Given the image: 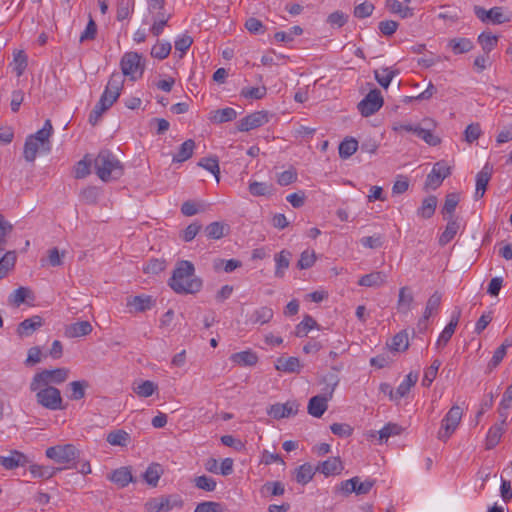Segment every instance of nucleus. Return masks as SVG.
<instances>
[{
  "label": "nucleus",
  "instance_id": "obj_16",
  "mask_svg": "<svg viewBox=\"0 0 512 512\" xmlns=\"http://www.w3.org/2000/svg\"><path fill=\"white\" fill-rule=\"evenodd\" d=\"M491 176L492 167L487 163L476 175L475 200H479L484 196Z\"/></svg>",
  "mask_w": 512,
  "mask_h": 512
},
{
  "label": "nucleus",
  "instance_id": "obj_48",
  "mask_svg": "<svg viewBox=\"0 0 512 512\" xmlns=\"http://www.w3.org/2000/svg\"><path fill=\"white\" fill-rule=\"evenodd\" d=\"M386 7L390 12L398 14L401 18H408L413 15L412 9L408 6H404L398 0H387Z\"/></svg>",
  "mask_w": 512,
  "mask_h": 512
},
{
  "label": "nucleus",
  "instance_id": "obj_63",
  "mask_svg": "<svg viewBox=\"0 0 512 512\" xmlns=\"http://www.w3.org/2000/svg\"><path fill=\"white\" fill-rule=\"evenodd\" d=\"M225 225L221 222H212L205 228L206 236L209 239L218 240L224 236Z\"/></svg>",
  "mask_w": 512,
  "mask_h": 512
},
{
  "label": "nucleus",
  "instance_id": "obj_61",
  "mask_svg": "<svg viewBox=\"0 0 512 512\" xmlns=\"http://www.w3.org/2000/svg\"><path fill=\"white\" fill-rule=\"evenodd\" d=\"M248 189L253 196H266L271 194L272 186L264 182L252 181Z\"/></svg>",
  "mask_w": 512,
  "mask_h": 512
},
{
  "label": "nucleus",
  "instance_id": "obj_47",
  "mask_svg": "<svg viewBox=\"0 0 512 512\" xmlns=\"http://www.w3.org/2000/svg\"><path fill=\"white\" fill-rule=\"evenodd\" d=\"M441 294L439 292H434L428 299L423 315V319L420 321H427L434 312H436L440 306L441 303Z\"/></svg>",
  "mask_w": 512,
  "mask_h": 512
},
{
  "label": "nucleus",
  "instance_id": "obj_27",
  "mask_svg": "<svg viewBox=\"0 0 512 512\" xmlns=\"http://www.w3.org/2000/svg\"><path fill=\"white\" fill-rule=\"evenodd\" d=\"M92 332V325L89 321H78L69 325L65 334L69 338H77L90 334Z\"/></svg>",
  "mask_w": 512,
  "mask_h": 512
},
{
  "label": "nucleus",
  "instance_id": "obj_25",
  "mask_svg": "<svg viewBox=\"0 0 512 512\" xmlns=\"http://www.w3.org/2000/svg\"><path fill=\"white\" fill-rule=\"evenodd\" d=\"M402 432L401 426L395 423H388L386 424L381 430L378 432L370 431L367 434L368 439H374L376 438V435L378 434V440L380 443H382L384 440H388L389 437L399 435Z\"/></svg>",
  "mask_w": 512,
  "mask_h": 512
},
{
  "label": "nucleus",
  "instance_id": "obj_33",
  "mask_svg": "<svg viewBox=\"0 0 512 512\" xmlns=\"http://www.w3.org/2000/svg\"><path fill=\"white\" fill-rule=\"evenodd\" d=\"M274 312L270 307L263 306L256 309L249 317V322L251 324H259L263 325L271 321L273 318Z\"/></svg>",
  "mask_w": 512,
  "mask_h": 512
},
{
  "label": "nucleus",
  "instance_id": "obj_22",
  "mask_svg": "<svg viewBox=\"0 0 512 512\" xmlns=\"http://www.w3.org/2000/svg\"><path fill=\"white\" fill-rule=\"evenodd\" d=\"M292 253L288 250H282L274 255L275 277L283 278L286 270L289 268Z\"/></svg>",
  "mask_w": 512,
  "mask_h": 512
},
{
  "label": "nucleus",
  "instance_id": "obj_42",
  "mask_svg": "<svg viewBox=\"0 0 512 512\" xmlns=\"http://www.w3.org/2000/svg\"><path fill=\"white\" fill-rule=\"evenodd\" d=\"M110 480L123 488L132 481V474L128 468L122 467L112 472Z\"/></svg>",
  "mask_w": 512,
  "mask_h": 512
},
{
  "label": "nucleus",
  "instance_id": "obj_50",
  "mask_svg": "<svg viewBox=\"0 0 512 512\" xmlns=\"http://www.w3.org/2000/svg\"><path fill=\"white\" fill-rule=\"evenodd\" d=\"M106 440L113 446H126L130 440V436L124 430H115L107 435Z\"/></svg>",
  "mask_w": 512,
  "mask_h": 512
},
{
  "label": "nucleus",
  "instance_id": "obj_41",
  "mask_svg": "<svg viewBox=\"0 0 512 512\" xmlns=\"http://www.w3.org/2000/svg\"><path fill=\"white\" fill-rule=\"evenodd\" d=\"M448 46L452 49L454 54L458 55L471 51L473 43L468 38H453L449 41Z\"/></svg>",
  "mask_w": 512,
  "mask_h": 512
},
{
  "label": "nucleus",
  "instance_id": "obj_31",
  "mask_svg": "<svg viewBox=\"0 0 512 512\" xmlns=\"http://www.w3.org/2000/svg\"><path fill=\"white\" fill-rule=\"evenodd\" d=\"M231 361L240 366H253L258 361V356L251 350L233 353L230 357Z\"/></svg>",
  "mask_w": 512,
  "mask_h": 512
},
{
  "label": "nucleus",
  "instance_id": "obj_37",
  "mask_svg": "<svg viewBox=\"0 0 512 512\" xmlns=\"http://www.w3.org/2000/svg\"><path fill=\"white\" fill-rule=\"evenodd\" d=\"M376 483L375 479L367 478L361 480L360 477L354 476V498L368 494Z\"/></svg>",
  "mask_w": 512,
  "mask_h": 512
},
{
  "label": "nucleus",
  "instance_id": "obj_10",
  "mask_svg": "<svg viewBox=\"0 0 512 512\" xmlns=\"http://www.w3.org/2000/svg\"><path fill=\"white\" fill-rule=\"evenodd\" d=\"M69 372V369L64 367L53 370L46 369L34 376L32 384H60L67 381Z\"/></svg>",
  "mask_w": 512,
  "mask_h": 512
},
{
  "label": "nucleus",
  "instance_id": "obj_9",
  "mask_svg": "<svg viewBox=\"0 0 512 512\" xmlns=\"http://www.w3.org/2000/svg\"><path fill=\"white\" fill-rule=\"evenodd\" d=\"M270 117L271 114L265 110L253 112L238 121L237 129L241 132H248L268 123Z\"/></svg>",
  "mask_w": 512,
  "mask_h": 512
},
{
  "label": "nucleus",
  "instance_id": "obj_30",
  "mask_svg": "<svg viewBox=\"0 0 512 512\" xmlns=\"http://www.w3.org/2000/svg\"><path fill=\"white\" fill-rule=\"evenodd\" d=\"M399 74L398 69H393L391 67H382L374 71V76L376 81L380 86L387 89L392 81V79Z\"/></svg>",
  "mask_w": 512,
  "mask_h": 512
},
{
  "label": "nucleus",
  "instance_id": "obj_1",
  "mask_svg": "<svg viewBox=\"0 0 512 512\" xmlns=\"http://www.w3.org/2000/svg\"><path fill=\"white\" fill-rule=\"evenodd\" d=\"M171 289L177 294H195L203 286L202 280L195 275V267L187 260L179 261L168 281Z\"/></svg>",
  "mask_w": 512,
  "mask_h": 512
},
{
  "label": "nucleus",
  "instance_id": "obj_26",
  "mask_svg": "<svg viewBox=\"0 0 512 512\" xmlns=\"http://www.w3.org/2000/svg\"><path fill=\"white\" fill-rule=\"evenodd\" d=\"M275 368L282 372L295 373L299 372L301 363L297 357H279L275 362Z\"/></svg>",
  "mask_w": 512,
  "mask_h": 512
},
{
  "label": "nucleus",
  "instance_id": "obj_44",
  "mask_svg": "<svg viewBox=\"0 0 512 512\" xmlns=\"http://www.w3.org/2000/svg\"><path fill=\"white\" fill-rule=\"evenodd\" d=\"M134 0H117V14L118 21L128 19L134 11Z\"/></svg>",
  "mask_w": 512,
  "mask_h": 512
},
{
  "label": "nucleus",
  "instance_id": "obj_19",
  "mask_svg": "<svg viewBox=\"0 0 512 512\" xmlns=\"http://www.w3.org/2000/svg\"><path fill=\"white\" fill-rule=\"evenodd\" d=\"M387 274L383 271H374L363 275L358 280V285L363 287H380L387 282Z\"/></svg>",
  "mask_w": 512,
  "mask_h": 512
},
{
  "label": "nucleus",
  "instance_id": "obj_57",
  "mask_svg": "<svg viewBox=\"0 0 512 512\" xmlns=\"http://www.w3.org/2000/svg\"><path fill=\"white\" fill-rule=\"evenodd\" d=\"M13 62L15 64L14 70L18 77L22 76L28 65V57L23 50H19L13 55Z\"/></svg>",
  "mask_w": 512,
  "mask_h": 512
},
{
  "label": "nucleus",
  "instance_id": "obj_7",
  "mask_svg": "<svg viewBox=\"0 0 512 512\" xmlns=\"http://www.w3.org/2000/svg\"><path fill=\"white\" fill-rule=\"evenodd\" d=\"M384 104L381 91L372 89L363 100H361L357 108L362 116L369 117L378 112Z\"/></svg>",
  "mask_w": 512,
  "mask_h": 512
},
{
  "label": "nucleus",
  "instance_id": "obj_8",
  "mask_svg": "<svg viewBox=\"0 0 512 512\" xmlns=\"http://www.w3.org/2000/svg\"><path fill=\"white\" fill-rule=\"evenodd\" d=\"M37 401L50 410L62 409V398L60 391L55 386H46L37 392Z\"/></svg>",
  "mask_w": 512,
  "mask_h": 512
},
{
  "label": "nucleus",
  "instance_id": "obj_3",
  "mask_svg": "<svg viewBox=\"0 0 512 512\" xmlns=\"http://www.w3.org/2000/svg\"><path fill=\"white\" fill-rule=\"evenodd\" d=\"M462 414V409L459 406L454 405L450 408L441 422V428L437 435L439 440L446 442L451 437L461 421Z\"/></svg>",
  "mask_w": 512,
  "mask_h": 512
},
{
  "label": "nucleus",
  "instance_id": "obj_51",
  "mask_svg": "<svg viewBox=\"0 0 512 512\" xmlns=\"http://www.w3.org/2000/svg\"><path fill=\"white\" fill-rule=\"evenodd\" d=\"M93 165V160L88 159V155H86L82 160L78 161L74 167V177L76 179H82L88 176L91 172V166Z\"/></svg>",
  "mask_w": 512,
  "mask_h": 512
},
{
  "label": "nucleus",
  "instance_id": "obj_21",
  "mask_svg": "<svg viewBox=\"0 0 512 512\" xmlns=\"http://www.w3.org/2000/svg\"><path fill=\"white\" fill-rule=\"evenodd\" d=\"M53 133V126L49 119H47L44 123V126L42 129L38 130L36 133L29 135L30 137H33L36 141L41 143L42 151L44 152H50L51 146L49 138L51 137Z\"/></svg>",
  "mask_w": 512,
  "mask_h": 512
},
{
  "label": "nucleus",
  "instance_id": "obj_62",
  "mask_svg": "<svg viewBox=\"0 0 512 512\" xmlns=\"http://www.w3.org/2000/svg\"><path fill=\"white\" fill-rule=\"evenodd\" d=\"M459 195L457 193H450L446 196L444 206L442 208V214L446 219V215H451L454 213L458 203H459Z\"/></svg>",
  "mask_w": 512,
  "mask_h": 512
},
{
  "label": "nucleus",
  "instance_id": "obj_17",
  "mask_svg": "<svg viewBox=\"0 0 512 512\" xmlns=\"http://www.w3.org/2000/svg\"><path fill=\"white\" fill-rule=\"evenodd\" d=\"M154 305L155 300L150 295L141 294L127 299V307L130 308V311L144 312L150 310Z\"/></svg>",
  "mask_w": 512,
  "mask_h": 512
},
{
  "label": "nucleus",
  "instance_id": "obj_14",
  "mask_svg": "<svg viewBox=\"0 0 512 512\" xmlns=\"http://www.w3.org/2000/svg\"><path fill=\"white\" fill-rule=\"evenodd\" d=\"M29 457L19 450H10L9 455L0 456V465L6 470H13L30 464Z\"/></svg>",
  "mask_w": 512,
  "mask_h": 512
},
{
  "label": "nucleus",
  "instance_id": "obj_2",
  "mask_svg": "<svg viewBox=\"0 0 512 512\" xmlns=\"http://www.w3.org/2000/svg\"><path fill=\"white\" fill-rule=\"evenodd\" d=\"M95 174L103 182L120 179L124 174V166L110 150L103 149L93 159Z\"/></svg>",
  "mask_w": 512,
  "mask_h": 512
},
{
  "label": "nucleus",
  "instance_id": "obj_12",
  "mask_svg": "<svg viewBox=\"0 0 512 512\" xmlns=\"http://www.w3.org/2000/svg\"><path fill=\"white\" fill-rule=\"evenodd\" d=\"M333 388L329 392L313 396L307 406L308 413L316 418H320L328 408V401L332 397Z\"/></svg>",
  "mask_w": 512,
  "mask_h": 512
},
{
  "label": "nucleus",
  "instance_id": "obj_56",
  "mask_svg": "<svg viewBox=\"0 0 512 512\" xmlns=\"http://www.w3.org/2000/svg\"><path fill=\"white\" fill-rule=\"evenodd\" d=\"M236 117V110L231 107H227L216 110L212 119L215 123H225L234 120Z\"/></svg>",
  "mask_w": 512,
  "mask_h": 512
},
{
  "label": "nucleus",
  "instance_id": "obj_29",
  "mask_svg": "<svg viewBox=\"0 0 512 512\" xmlns=\"http://www.w3.org/2000/svg\"><path fill=\"white\" fill-rule=\"evenodd\" d=\"M411 386H380V390L387 395L391 401L398 403L410 393Z\"/></svg>",
  "mask_w": 512,
  "mask_h": 512
},
{
  "label": "nucleus",
  "instance_id": "obj_54",
  "mask_svg": "<svg viewBox=\"0 0 512 512\" xmlns=\"http://www.w3.org/2000/svg\"><path fill=\"white\" fill-rule=\"evenodd\" d=\"M267 94V88L265 86L260 87H244L242 88L240 95L246 99L260 100L263 99Z\"/></svg>",
  "mask_w": 512,
  "mask_h": 512
},
{
  "label": "nucleus",
  "instance_id": "obj_13",
  "mask_svg": "<svg viewBox=\"0 0 512 512\" xmlns=\"http://www.w3.org/2000/svg\"><path fill=\"white\" fill-rule=\"evenodd\" d=\"M299 405L296 401H287L285 403H276L271 405L267 414L274 419L288 418L296 415L298 412Z\"/></svg>",
  "mask_w": 512,
  "mask_h": 512
},
{
  "label": "nucleus",
  "instance_id": "obj_45",
  "mask_svg": "<svg viewBox=\"0 0 512 512\" xmlns=\"http://www.w3.org/2000/svg\"><path fill=\"white\" fill-rule=\"evenodd\" d=\"M478 43L481 45L485 54H489L498 43V36L491 32H483L478 36Z\"/></svg>",
  "mask_w": 512,
  "mask_h": 512
},
{
  "label": "nucleus",
  "instance_id": "obj_11",
  "mask_svg": "<svg viewBox=\"0 0 512 512\" xmlns=\"http://www.w3.org/2000/svg\"><path fill=\"white\" fill-rule=\"evenodd\" d=\"M474 13L483 23L502 24L510 21V18L504 15L502 7L486 10L483 7L475 6Z\"/></svg>",
  "mask_w": 512,
  "mask_h": 512
},
{
  "label": "nucleus",
  "instance_id": "obj_52",
  "mask_svg": "<svg viewBox=\"0 0 512 512\" xmlns=\"http://www.w3.org/2000/svg\"><path fill=\"white\" fill-rule=\"evenodd\" d=\"M198 166L211 172L215 176L217 182H219L220 168H219V161H218L217 157L214 156V157L202 158L198 162Z\"/></svg>",
  "mask_w": 512,
  "mask_h": 512
},
{
  "label": "nucleus",
  "instance_id": "obj_40",
  "mask_svg": "<svg viewBox=\"0 0 512 512\" xmlns=\"http://www.w3.org/2000/svg\"><path fill=\"white\" fill-rule=\"evenodd\" d=\"M61 468H54L52 466H43L38 464H31L29 471L34 478L49 479L53 477Z\"/></svg>",
  "mask_w": 512,
  "mask_h": 512
},
{
  "label": "nucleus",
  "instance_id": "obj_28",
  "mask_svg": "<svg viewBox=\"0 0 512 512\" xmlns=\"http://www.w3.org/2000/svg\"><path fill=\"white\" fill-rule=\"evenodd\" d=\"M391 352H404L409 347V337L406 330H402L394 335L391 341L387 344Z\"/></svg>",
  "mask_w": 512,
  "mask_h": 512
},
{
  "label": "nucleus",
  "instance_id": "obj_36",
  "mask_svg": "<svg viewBox=\"0 0 512 512\" xmlns=\"http://www.w3.org/2000/svg\"><path fill=\"white\" fill-rule=\"evenodd\" d=\"M113 104L106 97H100L98 103L94 106L89 115V123L96 125L100 120L102 114L108 110Z\"/></svg>",
  "mask_w": 512,
  "mask_h": 512
},
{
  "label": "nucleus",
  "instance_id": "obj_18",
  "mask_svg": "<svg viewBox=\"0 0 512 512\" xmlns=\"http://www.w3.org/2000/svg\"><path fill=\"white\" fill-rule=\"evenodd\" d=\"M461 311L459 309H456L450 319V322L445 326L443 331L441 332L438 340H437V346H445L451 337L453 336L455 329L458 325L459 319H460Z\"/></svg>",
  "mask_w": 512,
  "mask_h": 512
},
{
  "label": "nucleus",
  "instance_id": "obj_43",
  "mask_svg": "<svg viewBox=\"0 0 512 512\" xmlns=\"http://www.w3.org/2000/svg\"><path fill=\"white\" fill-rule=\"evenodd\" d=\"M15 263L16 253L14 251H7L0 257V279H3L14 268Z\"/></svg>",
  "mask_w": 512,
  "mask_h": 512
},
{
  "label": "nucleus",
  "instance_id": "obj_35",
  "mask_svg": "<svg viewBox=\"0 0 512 512\" xmlns=\"http://www.w3.org/2000/svg\"><path fill=\"white\" fill-rule=\"evenodd\" d=\"M42 150L41 143L33 139V137L28 136L26 138L23 150V156L27 162H34L37 153Z\"/></svg>",
  "mask_w": 512,
  "mask_h": 512
},
{
  "label": "nucleus",
  "instance_id": "obj_55",
  "mask_svg": "<svg viewBox=\"0 0 512 512\" xmlns=\"http://www.w3.org/2000/svg\"><path fill=\"white\" fill-rule=\"evenodd\" d=\"M194 486L206 492H212L216 489L217 483L212 477L206 475L197 476L193 480Z\"/></svg>",
  "mask_w": 512,
  "mask_h": 512
},
{
  "label": "nucleus",
  "instance_id": "obj_32",
  "mask_svg": "<svg viewBox=\"0 0 512 512\" xmlns=\"http://www.w3.org/2000/svg\"><path fill=\"white\" fill-rule=\"evenodd\" d=\"M195 146V142L192 139L184 141L180 145L177 153L173 156L172 161L176 163H182L187 161L192 157Z\"/></svg>",
  "mask_w": 512,
  "mask_h": 512
},
{
  "label": "nucleus",
  "instance_id": "obj_34",
  "mask_svg": "<svg viewBox=\"0 0 512 512\" xmlns=\"http://www.w3.org/2000/svg\"><path fill=\"white\" fill-rule=\"evenodd\" d=\"M459 228V222L456 219L450 217L448 219V223L445 227V230L439 237V244L441 246H445L446 244H448L456 236Z\"/></svg>",
  "mask_w": 512,
  "mask_h": 512
},
{
  "label": "nucleus",
  "instance_id": "obj_23",
  "mask_svg": "<svg viewBox=\"0 0 512 512\" xmlns=\"http://www.w3.org/2000/svg\"><path fill=\"white\" fill-rule=\"evenodd\" d=\"M42 318L38 315L23 320L17 328V333L21 337L30 336L36 329L42 326Z\"/></svg>",
  "mask_w": 512,
  "mask_h": 512
},
{
  "label": "nucleus",
  "instance_id": "obj_59",
  "mask_svg": "<svg viewBox=\"0 0 512 512\" xmlns=\"http://www.w3.org/2000/svg\"><path fill=\"white\" fill-rule=\"evenodd\" d=\"M303 33V29L300 26H293L289 31L276 32L274 38L278 42H291L295 36H299Z\"/></svg>",
  "mask_w": 512,
  "mask_h": 512
},
{
  "label": "nucleus",
  "instance_id": "obj_46",
  "mask_svg": "<svg viewBox=\"0 0 512 512\" xmlns=\"http://www.w3.org/2000/svg\"><path fill=\"white\" fill-rule=\"evenodd\" d=\"M317 326V322L310 315H305L303 320L296 325L294 334L296 337H305L310 330Z\"/></svg>",
  "mask_w": 512,
  "mask_h": 512
},
{
  "label": "nucleus",
  "instance_id": "obj_60",
  "mask_svg": "<svg viewBox=\"0 0 512 512\" xmlns=\"http://www.w3.org/2000/svg\"><path fill=\"white\" fill-rule=\"evenodd\" d=\"M29 294L30 290L28 288L19 287L10 294L8 301L11 305L19 307L22 303L25 302Z\"/></svg>",
  "mask_w": 512,
  "mask_h": 512
},
{
  "label": "nucleus",
  "instance_id": "obj_49",
  "mask_svg": "<svg viewBox=\"0 0 512 512\" xmlns=\"http://www.w3.org/2000/svg\"><path fill=\"white\" fill-rule=\"evenodd\" d=\"M314 469L313 467L305 463L301 466H299L295 471V480L300 484H307L314 476Z\"/></svg>",
  "mask_w": 512,
  "mask_h": 512
},
{
  "label": "nucleus",
  "instance_id": "obj_15",
  "mask_svg": "<svg viewBox=\"0 0 512 512\" xmlns=\"http://www.w3.org/2000/svg\"><path fill=\"white\" fill-rule=\"evenodd\" d=\"M124 76L119 72H114L105 87L101 97H106L112 104L119 98L124 85Z\"/></svg>",
  "mask_w": 512,
  "mask_h": 512
},
{
  "label": "nucleus",
  "instance_id": "obj_24",
  "mask_svg": "<svg viewBox=\"0 0 512 512\" xmlns=\"http://www.w3.org/2000/svg\"><path fill=\"white\" fill-rule=\"evenodd\" d=\"M317 471L321 472L325 476L339 474L343 470V465L338 457H331L321 462L317 468Z\"/></svg>",
  "mask_w": 512,
  "mask_h": 512
},
{
  "label": "nucleus",
  "instance_id": "obj_39",
  "mask_svg": "<svg viewBox=\"0 0 512 512\" xmlns=\"http://www.w3.org/2000/svg\"><path fill=\"white\" fill-rule=\"evenodd\" d=\"M504 431H505L504 426H502L498 423L493 425L489 429L487 436H486V443H485L487 450L493 449L500 442Z\"/></svg>",
  "mask_w": 512,
  "mask_h": 512
},
{
  "label": "nucleus",
  "instance_id": "obj_20",
  "mask_svg": "<svg viewBox=\"0 0 512 512\" xmlns=\"http://www.w3.org/2000/svg\"><path fill=\"white\" fill-rule=\"evenodd\" d=\"M414 296L411 289L407 286L399 289L397 310L399 313L408 314L412 310Z\"/></svg>",
  "mask_w": 512,
  "mask_h": 512
},
{
  "label": "nucleus",
  "instance_id": "obj_64",
  "mask_svg": "<svg viewBox=\"0 0 512 512\" xmlns=\"http://www.w3.org/2000/svg\"><path fill=\"white\" fill-rule=\"evenodd\" d=\"M316 256L314 251L305 250L301 253L297 262V267L301 270L308 269L315 263Z\"/></svg>",
  "mask_w": 512,
  "mask_h": 512
},
{
  "label": "nucleus",
  "instance_id": "obj_5",
  "mask_svg": "<svg viewBox=\"0 0 512 512\" xmlns=\"http://www.w3.org/2000/svg\"><path fill=\"white\" fill-rule=\"evenodd\" d=\"M142 56L137 52H127L122 56L120 66L121 75L129 77L135 81L140 78L144 71V66L141 63Z\"/></svg>",
  "mask_w": 512,
  "mask_h": 512
},
{
  "label": "nucleus",
  "instance_id": "obj_6",
  "mask_svg": "<svg viewBox=\"0 0 512 512\" xmlns=\"http://www.w3.org/2000/svg\"><path fill=\"white\" fill-rule=\"evenodd\" d=\"M45 455L59 464L67 465L77 458L78 451L72 444L57 445L47 448Z\"/></svg>",
  "mask_w": 512,
  "mask_h": 512
},
{
  "label": "nucleus",
  "instance_id": "obj_38",
  "mask_svg": "<svg viewBox=\"0 0 512 512\" xmlns=\"http://www.w3.org/2000/svg\"><path fill=\"white\" fill-rule=\"evenodd\" d=\"M436 207L437 198L433 195L428 196L422 201L421 206L417 210V214L424 219H429L434 215Z\"/></svg>",
  "mask_w": 512,
  "mask_h": 512
},
{
  "label": "nucleus",
  "instance_id": "obj_53",
  "mask_svg": "<svg viewBox=\"0 0 512 512\" xmlns=\"http://www.w3.org/2000/svg\"><path fill=\"white\" fill-rule=\"evenodd\" d=\"M161 472H162L161 466L157 463H153V464L149 465L148 468L146 469V471L143 475L144 480L149 485L156 486L159 481Z\"/></svg>",
  "mask_w": 512,
  "mask_h": 512
},
{
  "label": "nucleus",
  "instance_id": "obj_58",
  "mask_svg": "<svg viewBox=\"0 0 512 512\" xmlns=\"http://www.w3.org/2000/svg\"><path fill=\"white\" fill-rule=\"evenodd\" d=\"M170 42H158L151 49V56L153 58L163 60L167 58L171 52Z\"/></svg>",
  "mask_w": 512,
  "mask_h": 512
},
{
  "label": "nucleus",
  "instance_id": "obj_4",
  "mask_svg": "<svg viewBox=\"0 0 512 512\" xmlns=\"http://www.w3.org/2000/svg\"><path fill=\"white\" fill-rule=\"evenodd\" d=\"M183 505V499L179 495L173 494L152 498L145 504V507L148 512H170L174 509H181Z\"/></svg>",
  "mask_w": 512,
  "mask_h": 512
}]
</instances>
